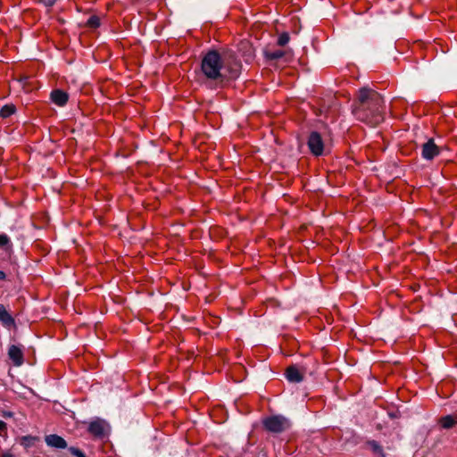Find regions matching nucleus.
Listing matches in <instances>:
<instances>
[{"instance_id": "f8f14e48", "label": "nucleus", "mask_w": 457, "mask_h": 457, "mask_svg": "<svg viewBox=\"0 0 457 457\" xmlns=\"http://www.w3.org/2000/svg\"><path fill=\"white\" fill-rule=\"evenodd\" d=\"M439 423L442 426V428L448 429L453 428L456 424V421L453 416L447 415L442 417L439 420Z\"/></svg>"}, {"instance_id": "dca6fc26", "label": "nucleus", "mask_w": 457, "mask_h": 457, "mask_svg": "<svg viewBox=\"0 0 457 457\" xmlns=\"http://www.w3.org/2000/svg\"><path fill=\"white\" fill-rule=\"evenodd\" d=\"M289 39L290 37L288 33H282L281 35H279L278 38V45L280 46H284L289 42Z\"/></svg>"}, {"instance_id": "aec40b11", "label": "nucleus", "mask_w": 457, "mask_h": 457, "mask_svg": "<svg viewBox=\"0 0 457 457\" xmlns=\"http://www.w3.org/2000/svg\"><path fill=\"white\" fill-rule=\"evenodd\" d=\"M46 6H53L56 0H40Z\"/></svg>"}, {"instance_id": "6e6552de", "label": "nucleus", "mask_w": 457, "mask_h": 457, "mask_svg": "<svg viewBox=\"0 0 457 457\" xmlns=\"http://www.w3.org/2000/svg\"><path fill=\"white\" fill-rule=\"evenodd\" d=\"M286 378L290 382L299 383L303 379V372L301 371L296 366H289L286 370Z\"/></svg>"}, {"instance_id": "0eeeda50", "label": "nucleus", "mask_w": 457, "mask_h": 457, "mask_svg": "<svg viewBox=\"0 0 457 457\" xmlns=\"http://www.w3.org/2000/svg\"><path fill=\"white\" fill-rule=\"evenodd\" d=\"M8 356L15 366H21L23 363V352L18 345H10L8 349Z\"/></svg>"}, {"instance_id": "9b49d317", "label": "nucleus", "mask_w": 457, "mask_h": 457, "mask_svg": "<svg viewBox=\"0 0 457 457\" xmlns=\"http://www.w3.org/2000/svg\"><path fill=\"white\" fill-rule=\"evenodd\" d=\"M0 321L5 328H11L14 326V319L6 310L4 304H0Z\"/></svg>"}, {"instance_id": "4be33fe9", "label": "nucleus", "mask_w": 457, "mask_h": 457, "mask_svg": "<svg viewBox=\"0 0 457 457\" xmlns=\"http://www.w3.org/2000/svg\"><path fill=\"white\" fill-rule=\"evenodd\" d=\"M1 457H14L11 453H4Z\"/></svg>"}, {"instance_id": "a211bd4d", "label": "nucleus", "mask_w": 457, "mask_h": 457, "mask_svg": "<svg viewBox=\"0 0 457 457\" xmlns=\"http://www.w3.org/2000/svg\"><path fill=\"white\" fill-rule=\"evenodd\" d=\"M69 451L71 452V453L76 457H86V455L84 454V453H82V451H80L79 449L76 448V447H71L69 449Z\"/></svg>"}, {"instance_id": "f257e3e1", "label": "nucleus", "mask_w": 457, "mask_h": 457, "mask_svg": "<svg viewBox=\"0 0 457 457\" xmlns=\"http://www.w3.org/2000/svg\"><path fill=\"white\" fill-rule=\"evenodd\" d=\"M201 70L208 79L223 82L239 76L241 63L231 51L220 54L212 50L203 57Z\"/></svg>"}, {"instance_id": "6ab92c4d", "label": "nucleus", "mask_w": 457, "mask_h": 457, "mask_svg": "<svg viewBox=\"0 0 457 457\" xmlns=\"http://www.w3.org/2000/svg\"><path fill=\"white\" fill-rule=\"evenodd\" d=\"M10 242L9 237L4 234H0V246H4Z\"/></svg>"}, {"instance_id": "20e7f679", "label": "nucleus", "mask_w": 457, "mask_h": 457, "mask_svg": "<svg viewBox=\"0 0 457 457\" xmlns=\"http://www.w3.org/2000/svg\"><path fill=\"white\" fill-rule=\"evenodd\" d=\"M308 147L313 155L320 156L323 154L324 144L321 136L318 132H312L307 141Z\"/></svg>"}, {"instance_id": "5701e85b", "label": "nucleus", "mask_w": 457, "mask_h": 457, "mask_svg": "<svg viewBox=\"0 0 457 457\" xmlns=\"http://www.w3.org/2000/svg\"><path fill=\"white\" fill-rule=\"evenodd\" d=\"M5 278V273L2 270H0V280H3Z\"/></svg>"}, {"instance_id": "1a4fd4ad", "label": "nucleus", "mask_w": 457, "mask_h": 457, "mask_svg": "<svg viewBox=\"0 0 457 457\" xmlns=\"http://www.w3.org/2000/svg\"><path fill=\"white\" fill-rule=\"evenodd\" d=\"M50 98L54 104L58 106H63L66 104L69 99V96L62 90L55 89L52 91Z\"/></svg>"}, {"instance_id": "39448f33", "label": "nucleus", "mask_w": 457, "mask_h": 457, "mask_svg": "<svg viewBox=\"0 0 457 457\" xmlns=\"http://www.w3.org/2000/svg\"><path fill=\"white\" fill-rule=\"evenodd\" d=\"M109 431V425L103 420H96L89 423L88 432L96 438L104 437Z\"/></svg>"}, {"instance_id": "2eb2a0df", "label": "nucleus", "mask_w": 457, "mask_h": 457, "mask_svg": "<svg viewBox=\"0 0 457 457\" xmlns=\"http://www.w3.org/2000/svg\"><path fill=\"white\" fill-rule=\"evenodd\" d=\"M369 445L370 446L373 453L383 456V449L376 441L369 442Z\"/></svg>"}, {"instance_id": "f03ea898", "label": "nucleus", "mask_w": 457, "mask_h": 457, "mask_svg": "<svg viewBox=\"0 0 457 457\" xmlns=\"http://www.w3.org/2000/svg\"><path fill=\"white\" fill-rule=\"evenodd\" d=\"M385 102L380 94L370 88H361L353 109L355 118L371 127L385 119Z\"/></svg>"}, {"instance_id": "9d476101", "label": "nucleus", "mask_w": 457, "mask_h": 457, "mask_svg": "<svg viewBox=\"0 0 457 457\" xmlns=\"http://www.w3.org/2000/svg\"><path fill=\"white\" fill-rule=\"evenodd\" d=\"M46 442L49 446L64 449L67 446L66 441L60 436L49 435L46 437Z\"/></svg>"}, {"instance_id": "ddd939ff", "label": "nucleus", "mask_w": 457, "mask_h": 457, "mask_svg": "<svg viewBox=\"0 0 457 457\" xmlns=\"http://www.w3.org/2000/svg\"><path fill=\"white\" fill-rule=\"evenodd\" d=\"M15 106L13 104H6L3 106L0 110V116L3 118H7L15 112Z\"/></svg>"}, {"instance_id": "4468645a", "label": "nucleus", "mask_w": 457, "mask_h": 457, "mask_svg": "<svg viewBox=\"0 0 457 457\" xmlns=\"http://www.w3.org/2000/svg\"><path fill=\"white\" fill-rule=\"evenodd\" d=\"M285 52L283 50L267 51L265 53L266 57L270 60H278L282 58Z\"/></svg>"}, {"instance_id": "423d86ee", "label": "nucleus", "mask_w": 457, "mask_h": 457, "mask_svg": "<svg viewBox=\"0 0 457 457\" xmlns=\"http://www.w3.org/2000/svg\"><path fill=\"white\" fill-rule=\"evenodd\" d=\"M440 153L439 147L435 144L434 139H428L422 145V157L426 160H432Z\"/></svg>"}, {"instance_id": "f3484780", "label": "nucleus", "mask_w": 457, "mask_h": 457, "mask_svg": "<svg viewBox=\"0 0 457 457\" xmlns=\"http://www.w3.org/2000/svg\"><path fill=\"white\" fill-rule=\"evenodd\" d=\"M87 25L91 28H97L100 25V19L97 16H90L87 20Z\"/></svg>"}, {"instance_id": "7ed1b4c3", "label": "nucleus", "mask_w": 457, "mask_h": 457, "mask_svg": "<svg viewBox=\"0 0 457 457\" xmlns=\"http://www.w3.org/2000/svg\"><path fill=\"white\" fill-rule=\"evenodd\" d=\"M264 428L271 433H281L287 430L291 423L281 415L271 416L263 420Z\"/></svg>"}, {"instance_id": "412c9836", "label": "nucleus", "mask_w": 457, "mask_h": 457, "mask_svg": "<svg viewBox=\"0 0 457 457\" xmlns=\"http://www.w3.org/2000/svg\"><path fill=\"white\" fill-rule=\"evenodd\" d=\"M4 431H6V423L4 422L3 420H0V436Z\"/></svg>"}]
</instances>
